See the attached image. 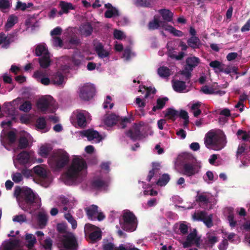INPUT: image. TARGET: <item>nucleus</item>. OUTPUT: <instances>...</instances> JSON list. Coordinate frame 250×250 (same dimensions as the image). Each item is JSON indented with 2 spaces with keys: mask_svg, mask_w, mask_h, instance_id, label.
I'll list each match as a JSON object with an SVG mask.
<instances>
[{
  "mask_svg": "<svg viewBox=\"0 0 250 250\" xmlns=\"http://www.w3.org/2000/svg\"><path fill=\"white\" fill-rule=\"evenodd\" d=\"M140 128V125L135 123L132 128L129 129L126 134L133 140L139 139L141 137Z\"/></svg>",
  "mask_w": 250,
  "mask_h": 250,
  "instance_id": "13",
  "label": "nucleus"
},
{
  "mask_svg": "<svg viewBox=\"0 0 250 250\" xmlns=\"http://www.w3.org/2000/svg\"><path fill=\"white\" fill-rule=\"evenodd\" d=\"M78 125L80 126H85L86 125V118L83 113H79L77 115Z\"/></svg>",
  "mask_w": 250,
  "mask_h": 250,
  "instance_id": "52",
  "label": "nucleus"
},
{
  "mask_svg": "<svg viewBox=\"0 0 250 250\" xmlns=\"http://www.w3.org/2000/svg\"><path fill=\"white\" fill-rule=\"evenodd\" d=\"M138 220L134 213L126 209V232H132L135 231L138 227Z\"/></svg>",
  "mask_w": 250,
  "mask_h": 250,
  "instance_id": "9",
  "label": "nucleus"
},
{
  "mask_svg": "<svg viewBox=\"0 0 250 250\" xmlns=\"http://www.w3.org/2000/svg\"><path fill=\"white\" fill-rule=\"evenodd\" d=\"M93 28L89 22L82 24L80 27V31L82 35L88 37L91 35Z\"/></svg>",
  "mask_w": 250,
  "mask_h": 250,
  "instance_id": "20",
  "label": "nucleus"
},
{
  "mask_svg": "<svg viewBox=\"0 0 250 250\" xmlns=\"http://www.w3.org/2000/svg\"><path fill=\"white\" fill-rule=\"evenodd\" d=\"M165 30L169 31L176 37H181L183 36V33L181 31L176 29L170 25H167L166 27L165 28Z\"/></svg>",
  "mask_w": 250,
  "mask_h": 250,
  "instance_id": "38",
  "label": "nucleus"
},
{
  "mask_svg": "<svg viewBox=\"0 0 250 250\" xmlns=\"http://www.w3.org/2000/svg\"><path fill=\"white\" fill-rule=\"evenodd\" d=\"M165 117L174 121L178 116V111L173 108H168L166 111Z\"/></svg>",
  "mask_w": 250,
  "mask_h": 250,
  "instance_id": "31",
  "label": "nucleus"
},
{
  "mask_svg": "<svg viewBox=\"0 0 250 250\" xmlns=\"http://www.w3.org/2000/svg\"><path fill=\"white\" fill-rule=\"evenodd\" d=\"M25 239L28 242L27 246L29 249H31L37 242L36 237L32 234H26Z\"/></svg>",
  "mask_w": 250,
  "mask_h": 250,
  "instance_id": "42",
  "label": "nucleus"
},
{
  "mask_svg": "<svg viewBox=\"0 0 250 250\" xmlns=\"http://www.w3.org/2000/svg\"><path fill=\"white\" fill-rule=\"evenodd\" d=\"M228 220L229 222V226L231 228H234L236 226L237 222L234 220V217L233 214L230 213L228 216Z\"/></svg>",
  "mask_w": 250,
  "mask_h": 250,
  "instance_id": "64",
  "label": "nucleus"
},
{
  "mask_svg": "<svg viewBox=\"0 0 250 250\" xmlns=\"http://www.w3.org/2000/svg\"><path fill=\"white\" fill-rule=\"evenodd\" d=\"M196 201L197 203H202L207 205L209 203L208 198L203 194H198L196 196Z\"/></svg>",
  "mask_w": 250,
  "mask_h": 250,
  "instance_id": "54",
  "label": "nucleus"
},
{
  "mask_svg": "<svg viewBox=\"0 0 250 250\" xmlns=\"http://www.w3.org/2000/svg\"><path fill=\"white\" fill-rule=\"evenodd\" d=\"M58 238L65 249L77 250L78 247L77 240L73 233L67 232L62 235L59 234Z\"/></svg>",
  "mask_w": 250,
  "mask_h": 250,
  "instance_id": "6",
  "label": "nucleus"
},
{
  "mask_svg": "<svg viewBox=\"0 0 250 250\" xmlns=\"http://www.w3.org/2000/svg\"><path fill=\"white\" fill-rule=\"evenodd\" d=\"M81 134L83 136L86 137L88 141H91L94 139H97L98 141L102 140V137L100 135L98 131L91 129L83 130L81 132Z\"/></svg>",
  "mask_w": 250,
  "mask_h": 250,
  "instance_id": "14",
  "label": "nucleus"
},
{
  "mask_svg": "<svg viewBox=\"0 0 250 250\" xmlns=\"http://www.w3.org/2000/svg\"><path fill=\"white\" fill-rule=\"evenodd\" d=\"M52 149V147L50 144L42 145L39 149V154L43 158H47Z\"/></svg>",
  "mask_w": 250,
  "mask_h": 250,
  "instance_id": "25",
  "label": "nucleus"
},
{
  "mask_svg": "<svg viewBox=\"0 0 250 250\" xmlns=\"http://www.w3.org/2000/svg\"><path fill=\"white\" fill-rule=\"evenodd\" d=\"M18 21V17L14 14L9 16L5 25V30L8 31L12 28Z\"/></svg>",
  "mask_w": 250,
  "mask_h": 250,
  "instance_id": "29",
  "label": "nucleus"
},
{
  "mask_svg": "<svg viewBox=\"0 0 250 250\" xmlns=\"http://www.w3.org/2000/svg\"><path fill=\"white\" fill-rule=\"evenodd\" d=\"M205 144L207 147H211L215 150L222 149L227 143L226 136L224 134H217L214 132H208L205 138Z\"/></svg>",
  "mask_w": 250,
  "mask_h": 250,
  "instance_id": "3",
  "label": "nucleus"
},
{
  "mask_svg": "<svg viewBox=\"0 0 250 250\" xmlns=\"http://www.w3.org/2000/svg\"><path fill=\"white\" fill-rule=\"evenodd\" d=\"M91 187L96 189H99L103 187H104L106 183L105 182L100 179H96L91 182Z\"/></svg>",
  "mask_w": 250,
  "mask_h": 250,
  "instance_id": "45",
  "label": "nucleus"
},
{
  "mask_svg": "<svg viewBox=\"0 0 250 250\" xmlns=\"http://www.w3.org/2000/svg\"><path fill=\"white\" fill-rule=\"evenodd\" d=\"M47 221L46 215L42 212H40L38 216V222L41 228H43L46 226Z\"/></svg>",
  "mask_w": 250,
  "mask_h": 250,
  "instance_id": "43",
  "label": "nucleus"
},
{
  "mask_svg": "<svg viewBox=\"0 0 250 250\" xmlns=\"http://www.w3.org/2000/svg\"><path fill=\"white\" fill-rule=\"evenodd\" d=\"M35 54L37 56H41L42 55H49L47 49L43 45H38L35 49Z\"/></svg>",
  "mask_w": 250,
  "mask_h": 250,
  "instance_id": "35",
  "label": "nucleus"
},
{
  "mask_svg": "<svg viewBox=\"0 0 250 250\" xmlns=\"http://www.w3.org/2000/svg\"><path fill=\"white\" fill-rule=\"evenodd\" d=\"M237 135L239 137L241 135H243L241 139L244 141H249L250 142V131L247 132L246 131L239 129L237 131Z\"/></svg>",
  "mask_w": 250,
  "mask_h": 250,
  "instance_id": "48",
  "label": "nucleus"
},
{
  "mask_svg": "<svg viewBox=\"0 0 250 250\" xmlns=\"http://www.w3.org/2000/svg\"><path fill=\"white\" fill-rule=\"evenodd\" d=\"M102 238L101 233L100 231H94L89 235V238L93 242L100 240Z\"/></svg>",
  "mask_w": 250,
  "mask_h": 250,
  "instance_id": "53",
  "label": "nucleus"
},
{
  "mask_svg": "<svg viewBox=\"0 0 250 250\" xmlns=\"http://www.w3.org/2000/svg\"><path fill=\"white\" fill-rule=\"evenodd\" d=\"M83 60V56L80 53H76L72 57V62L75 66H79L82 64Z\"/></svg>",
  "mask_w": 250,
  "mask_h": 250,
  "instance_id": "34",
  "label": "nucleus"
},
{
  "mask_svg": "<svg viewBox=\"0 0 250 250\" xmlns=\"http://www.w3.org/2000/svg\"><path fill=\"white\" fill-rule=\"evenodd\" d=\"M6 42H5L4 48H7L9 47L10 44L16 42L18 39V31L16 30L13 31L11 33L6 35Z\"/></svg>",
  "mask_w": 250,
  "mask_h": 250,
  "instance_id": "22",
  "label": "nucleus"
},
{
  "mask_svg": "<svg viewBox=\"0 0 250 250\" xmlns=\"http://www.w3.org/2000/svg\"><path fill=\"white\" fill-rule=\"evenodd\" d=\"M137 6L150 8L153 6L152 0H136L135 1Z\"/></svg>",
  "mask_w": 250,
  "mask_h": 250,
  "instance_id": "40",
  "label": "nucleus"
},
{
  "mask_svg": "<svg viewBox=\"0 0 250 250\" xmlns=\"http://www.w3.org/2000/svg\"><path fill=\"white\" fill-rule=\"evenodd\" d=\"M29 146V141L27 138L21 136L18 140V148L20 149H24Z\"/></svg>",
  "mask_w": 250,
  "mask_h": 250,
  "instance_id": "37",
  "label": "nucleus"
},
{
  "mask_svg": "<svg viewBox=\"0 0 250 250\" xmlns=\"http://www.w3.org/2000/svg\"><path fill=\"white\" fill-rule=\"evenodd\" d=\"M52 240L50 237L46 238L44 241L43 247L45 250H51L52 247Z\"/></svg>",
  "mask_w": 250,
  "mask_h": 250,
  "instance_id": "60",
  "label": "nucleus"
},
{
  "mask_svg": "<svg viewBox=\"0 0 250 250\" xmlns=\"http://www.w3.org/2000/svg\"><path fill=\"white\" fill-rule=\"evenodd\" d=\"M12 178L13 181L16 183H20L23 179L22 174L20 172L14 173L12 175Z\"/></svg>",
  "mask_w": 250,
  "mask_h": 250,
  "instance_id": "63",
  "label": "nucleus"
},
{
  "mask_svg": "<svg viewBox=\"0 0 250 250\" xmlns=\"http://www.w3.org/2000/svg\"><path fill=\"white\" fill-rule=\"evenodd\" d=\"M164 21L170 22L172 21L173 13L168 9H162L159 11Z\"/></svg>",
  "mask_w": 250,
  "mask_h": 250,
  "instance_id": "27",
  "label": "nucleus"
},
{
  "mask_svg": "<svg viewBox=\"0 0 250 250\" xmlns=\"http://www.w3.org/2000/svg\"><path fill=\"white\" fill-rule=\"evenodd\" d=\"M187 66H185L184 70L181 71L180 74L185 77L186 81H188L191 77V71Z\"/></svg>",
  "mask_w": 250,
  "mask_h": 250,
  "instance_id": "55",
  "label": "nucleus"
},
{
  "mask_svg": "<svg viewBox=\"0 0 250 250\" xmlns=\"http://www.w3.org/2000/svg\"><path fill=\"white\" fill-rule=\"evenodd\" d=\"M209 65L211 67L214 69H217L219 70V72L220 71V69H221L222 67L224 66L225 65L224 64L217 60L211 61L209 63Z\"/></svg>",
  "mask_w": 250,
  "mask_h": 250,
  "instance_id": "58",
  "label": "nucleus"
},
{
  "mask_svg": "<svg viewBox=\"0 0 250 250\" xmlns=\"http://www.w3.org/2000/svg\"><path fill=\"white\" fill-rule=\"evenodd\" d=\"M201 106V103L198 102L193 104L191 107V109L193 110V115L195 117H198L201 113V110L199 108Z\"/></svg>",
  "mask_w": 250,
  "mask_h": 250,
  "instance_id": "47",
  "label": "nucleus"
},
{
  "mask_svg": "<svg viewBox=\"0 0 250 250\" xmlns=\"http://www.w3.org/2000/svg\"><path fill=\"white\" fill-rule=\"evenodd\" d=\"M34 169L35 173L41 178L45 179L47 177L46 171L44 168L37 166Z\"/></svg>",
  "mask_w": 250,
  "mask_h": 250,
  "instance_id": "39",
  "label": "nucleus"
},
{
  "mask_svg": "<svg viewBox=\"0 0 250 250\" xmlns=\"http://www.w3.org/2000/svg\"><path fill=\"white\" fill-rule=\"evenodd\" d=\"M168 100V99L165 97L162 98H158L157 100V104L152 108V111L155 112L157 110H161L164 108L166 102Z\"/></svg>",
  "mask_w": 250,
  "mask_h": 250,
  "instance_id": "33",
  "label": "nucleus"
},
{
  "mask_svg": "<svg viewBox=\"0 0 250 250\" xmlns=\"http://www.w3.org/2000/svg\"><path fill=\"white\" fill-rule=\"evenodd\" d=\"M65 218L71 224L73 229H75L77 228V221L74 219L73 217L70 213H67L65 214Z\"/></svg>",
  "mask_w": 250,
  "mask_h": 250,
  "instance_id": "56",
  "label": "nucleus"
},
{
  "mask_svg": "<svg viewBox=\"0 0 250 250\" xmlns=\"http://www.w3.org/2000/svg\"><path fill=\"white\" fill-rule=\"evenodd\" d=\"M111 97L109 95L107 96L106 99L103 104V107L104 109H106L109 107L110 109H112L114 106V104L113 103H111Z\"/></svg>",
  "mask_w": 250,
  "mask_h": 250,
  "instance_id": "59",
  "label": "nucleus"
},
{
  "mask_svg": "<svg viewBox=\"0 0 250 250\" xmlns=\"http://www.w3.org/2000/svg\"><path fill=\"white\" fill-rule=\"evenodd\" d=\"M187 44L188 47L193 49H199L202 46V43L199 38L197 36L190 37L187 40Z\"/></svg>",
  "mask_w": 250,
  "mask_h": 250,
  "instance_id": "17",
  "label": "nucleus"
},
{
  "mask_svg": "<svg viewBox=\"0 0 250 250\" xmlns=\"http://www.w3.org/2000/svg\"><path fill=\"white\" fill-rule=\"evenodd\" d=\"M96 91L94 85L91 83H85L80 88L79 97L84 101H88L93 98Z\"/></svg>",
  "mask_w": 250,
  "mask_h": 250,
  "instance_id": "8",
  "label": "nucleus"
},
{
  "mask_svg": "<svg viewBox=\"0 0 250 250\" xmlns=\"http://www.w3.org/2000/svg\"><path fill=\"white\" fill-rule=\"evenodd\" d=\"M11 6V3L8 0H0V10L3 11L9 9Z\"/></svg>",
  "mask_w": 250,
  "mask_h": 250,
  "instance_id": "57",
  "label": "nucleus"
},
{
  "mask_svg": "<svg viewBox=\"0 0 250 250\" xmlns=\"http://www.w3.org/2000/svg\"><path fill=\"white\" fill-rule=\"evenodd\" d=\"M67 227L63 224H58L57 225V230L60 233H62L63 234L68 232L67 231Z\"/></svg>",
  "mask_w": 250,
  "mask_h": 250,
  "instance_id": "62",
  "label": "nucleus"
},
{
  "mask_svg": "<svg viewBox=\"0 0 250 250\" xmlns=\"http://www.w3.org/2000/svg\"><path fill=\"white\" fill-rule=\"evenodd\" d=\"M170 177L168 174H164L161 178H159L157 182V184L160 186H165L169 181Z\"/></svg>",
  "mask_w": 250,
  "mask_h": 250,
  "instance_id": "51",
  "label": "nucleus"
},
{
  "mask_svg": "<svg viewBox=\"0 0 250 250\" xmlns=\"http://www.w3.org/2000/svg\"><path fill=\"white\" fill-rule=\"evenodd\" d=\"M158 75L162 78H167L170 75V69L166 66H161L157 70Z\"/></svg>",
  "mask_w": 250,
  "mask_h": 250,
  "instance_id": "36",
  "label": "nucleus"
},
{
  "mask_svg": "<svg viewBox=\"0 0 250 250\" xmlns=\"http://www.w3.org/2000/svg\"><path fill=\"white\" fill-rule=\"evenodd\" d=\"M194 240H195V244L198 247L200 245L199 238H197V231L196 229H193V231L187 236L186 241L183 244V247L184 248L190 247L191 246L192 241Z\"/></svg>",
  "mask_w": 250,
  "mask_h": 250,
  "instance_id": "12",
  "label": "nucleus"
},
{
  "mask_svg": "<svg viewBox=\"0 0 250 250\" xmlns=\"http://www.w3.org/2000/svg\"><path fill=\"white\" fill-rule=\"evenodd\" d=\"M103 250H125V246L122 244L119 247H115V245L107 240H104Z\"/></svg>",
  "mask_w": 250,
  "mask_h": 250,
  "instance_id": "18",
  "label": "nucleus"
},
{
  "mask_svg": "<svg viewBox=\"0 0 250 250\" xmlns=\"http://www.w3.org/2000/svg\"><path fill=\"white\" fill-rule=\"evenodd\" d=\"M68 43L71 45L70 47L73 48L81 44L80 38L76 35H73L69 39Z\"/></svg>",
  "mask_w": 250,
  "mask_h": 250,
  "instance_id": "41",
  "label": "nucleus"
},
{
  "mask_svg": "<svg viewBox=\"0 0 250 250\" xmlns=\"http://www.w3.org/2000/svg\"><path fill=\"white\" fill-rule=\"evenodd\" d=\"M36 126L38 129L44 130V132L48 131V129L46 128V122L45 118L43 117H40L37 119Z\"/></svg>",
  "mask_w": 250,
  "mask_h": 250,
  "instance_id": "32",
  "label": "nucleus"
},
{
  "mask_svg": "<svg viewBox=\"0 0 250 250\" xmlns=\"http://www.w3.org/2000/svg\"><path fill=\"white\" fill-rule=\"evenodd\" d=\"M38 60L40 66L42 68H46L50 65L49 55L42 56L39 58Z\"/></svg>",
  "mask_w": 250,
  "mask_h": 250,
  "instance_id": "30",
  "label": "nucleus"
},
{
  "mask_svg": "<svg viewBox=\"0 0 250 250\" xmlns=\"http://www.w3.org/2000/svg\"><path fill=\"white\" fill-rule=\"evenodd\" d=\"M192 159V157L189 155L186 154L183 156L182 173L188 177H192L198 174L201 168L200 166L191 162Z\"/></svg>",
  "mask_w": 250,
  "mask_h": 250,
  "instance_id": "5",
  "label": "nucleus"
},
{
  "mask_svg": "<svg viewBox=\"0 0 250 250\" xmlns=\"http://www.w3.org/2000/svg\"><path fill=\"white\" fill-rule=\"evenodd\" d=\"M193 218L194 220L203 222L208 228L213 226L212 215L211 214L208 215L207 212L205 211L195 212L193 215Z\"/></svg>",
  "mask_w": 250,
  "mask_h": 250,
  "instance_id": "10",
  "label": "nucleus"
},
{
  "mask_svg": "<svg viewBox=\"0 0 250 250\" xmlns=\"http://www.w3.org/2000/svg\"><path fill=\"white\" fill-rule=\"evenodd\" d=\"M116 16H119V11L116 8L107 9L104 13V17L106 18H111Z\"/></svg>",
  "mask_w": 250,
  "mask_h": 250,
  "instance_id": "50",
  "label": "nucleus"
},
{
  "mask_svg": "<svg viewBox=\"0 0 250 250\" xmlns=\"http://www.w3.org/2000/svg\"><path fill=\"white\" fill-rule=\"evenodd\" d=\"M54 104V99L50 96H45L40 98L37 103V108L42 112H45Z\"/></svg>",
  "mask_w": 250,
  "mask_h": 250,
  "instance_id": "11",
  "label": "nucleus"
},
{
  "mask_svg": "<svg viewBox=\"0 0 250 250\" xmlns=\"http://www.w3.org/2000/svg\"><path fill=\"white\" fill-rule=\"evenodd\" d=\"M88 218L90 220H96V215L98 213V207L93 205L85 208Z\"/></svg>",
  "mask_w": 250,
  "mask_h": 250,
  "instance_id": "23",
  "label": "nucleus"
},
{
  "mask_svg": "<svg viewBox=\"0 0 250 250\" xmlns=\"http://www.w3.org/2000/svg\"><path fill=\"white\" fill-rule=\"evenodd\" d=\"M38 195L29 188H23L21 197L19 198V205L23 210L30 211L34 204L38 202Z\"/></svg>",
  "mask_w": 250,
  "mask_h": 250,
  "instance_id": "2",
  "label": "nucleus"
},
{
  "mask_svg": "<svg viewBox=\"0 0 250 250\" xmlns=\"http://www.w3.org/2000/svg\"><path fill=\"white\" fill-rule=\"evenodd\" d=\"M172 86L175 91L179 93L182 92L187 87L186 83L179 80L173 81Z\"/></svg>",
  "mask_w": 250,
  "mask_h": 250,
  "instance_id": "26",
  "label": "nucleus"
},
{
  "mask_svg": "<svg viewBox=\"0 0 250 250\" xmlns=\"http://www.w3.org/2000/svg\"><path fill=\"white\" fill-rule=\"evenodd\" d=\"M200 59L196 57H188L186 60V65L189 70H193L200 63Z\"/></svg>",
  "mask_w": 250,
  "mask_h": 250,
  "instance_id": "24",
  "label": "nucleus"
},
{
  "mask_svg": "<svg viewBox=\"0 0 250 250\" xmlns=\"http://www.w3.org/2000/svg\"><path fill=\"white\" fill-rule=\"evenodd\" d=\"M69 154L62 149L54 150L48 159L49 165L55 170L62 169L69 164Z\"/></svg>",
  "mask_w": 250,
  "mask_h": 250,
  "instance_id": "1",
  "label": "nucleus"
},
{
  "mask_svg": "<svg viewBox=\"0 0 250 250\" xmlns=\"http://www.w3.org/2000/svg\"><path fill=\"white\" fill-rule=\"evenodd\" d=\"M95 50L99 57L104 59L109 56V52L104 49L101 42H98L95 46Z\"/></svg>",
  "mask_w": 250,
  "mask_h": 250,
  "instance_id": "16",
  "label": "nucleus"
},
{
  "mask_svg": "<svg viewBox=\"0 0 250 250\" xmlns=\"http://www.w3.org/2000/svg\"><path fill=\"white\" fill-rule=\"evenodd\" d=\"M20 243L19 239H10L9 241H5L3 245L2 250H14L18 248Z\"/></svg>",
  "mask_w": 250,
  "mask_h": 250,
  "instance_id": "15",
  "label": "nucleus"
},
{
  "mask_svg": "<svg viewBox=\"0 0 250 250\" xmlns=\"http://www.w3.org/2000/svg\"><path fill=\"white\" fill-rule=\"evenodd\" d=\"M167 25V23L165 21L154 18L153 21L148 23V27L149 30H155L158 29L159 27H162L165 29Z\"/></svg>",
  "mask_w": 250,
  "mask_h": 250,
  "instance_id": "21",
  "label": "nucleus"
},
{
  "mask_svg": "<svg viewBox=\"0 0 250 250\" xmlns=\"http://www.w3.org/2000/svg\"><path fill=\"white\" fill-rule=\"evenodd\" d=\"M8 144L10 146L13 145L16 141L17 137L16 133L13 131H9L6 135Z\"/></svg>",
  "mask_w": 250,
  "mask_h": 250,
  "instance_id": "46",
  "label": "nucleus"
},
{
  "mask_svg": "<svg viewBox=\"0 0 250 250\" xmlns=\"http://www.w3.org/2000/svg\"><path fill=\"white\" fill-rule=\"evenodd\" d=\"M59 7L62 10V12L64 14H68L70 10H74L75 9L73 5L70 2H67L64 1H61L59 4Z\"/></svg>",
  "mask_w": 250,
  "mask_h": 250,
  "instance_id": "28",
  "label": "nucleus"
},
{
  "mask_svg": "<svg viewBox=\"0 0 250 250\" xmlns=\"http://www.w3.org/2000/svg\"><path fill=\"white\" fill-rule=\"evenodd\" d=\"M30 155L28 152L22 151L17 156V159L21 165H26L29 162Z\"/></svg>",
  "mask_w": 250,
  "mask_h": 250,
  "instance_id": "19",
  "label": "nucleus"
},
{
  "mask_svg": "<svg viewBox=\"0 0 250 250\" xmlns=\"http://www.w3.org/2000/svg\"><path fill=\"white\" fill-rule=\"evenodd\" d=\"M126 61L129 60L136 56V54L129 47H126Z\"/></svg>",
  "mask_w": 250,
  "mask_h": 250,
  "instance_id": "61",
  "label": "nucleus"
},
{
  "mask_svg": "<svg viewBox=\"0 0 250 250\" xmlns=\"http://www.w3.org/2000/svg\"><path fill=\"white\" fill-rule=\"evenodd\" d=\"M64 80V77L63 75L60 72H58L56 75H54L52 82L54 84H61L62 83Z\"/></svg>",
  "mask_w": 250,
  "mask_h": 250,
  "instance_id": "44",
  "label": "nucleus"
},
{
  "mask_svg": "<svg viewBox=\"0 0 250 250\" xmlns=\"http://www.w3.org/2000/svg\"><path fill=\"white\" fill-rule=\"evenodd\" d=\"M87 168L84 160L79 157H75L72 161L71 166L66 173V178L68 181L74 182L78 178L80 172Z\"/></svg>",
  "mask_w": 250,
  "mask_h": 250,
  "instance_id": "4",
  "label": "nucleus"
},
{
  "mask_svg": "<svg viewBox=\"0 0 250 250\" xmlns=\"http://www.w3.org/2000/svg\"><path fill=\"white\" fill-rule=\"evenodd\" d=\"M32 108V104L29 101H26L19 106V110L24 112H28Z\"/></svg>",
  "mask_w": 250,
  "mask_h": 250,
  "instance_id": "49",
  "label": "nucleus"
},
{
  "mask_svg": "<svg viewBox=\"0 0 250 250\" xmlns=\"http://www.w3.org/2000/svg\"><path fill=\"white\" fill-rule=\"evenodd\" d=\"M104 123L107 126L117 125L119 128H125V117H120L114 113L106 114L104 119Z\"/></svg>",
  "mask_w": 250,
  "mask_h": 250,
  "instance_id": "7",
  "label": "nucleus"
}]
</instances>
